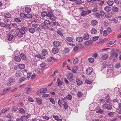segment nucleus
<instances>
[{
	"instance_id": "a878e982",
	"label": "nucleus",
	"mask_w": 121,
	"mask_h": 121,
	"mask_svg": "<svg viewBox=\"0 0 121 121\" xmlns=\"http://www.w3.org/2000/svg\"><path fill=\"white\" fill-rule=\"evenodd\" d=\"M14 36L13 35L9 34L8 37V39L9 41H11L13 39Z\"/></svg>"
},
{
	"instance_id": "09e8293b",
	"label": "nucleus",
	"mask_w": 121,
	"mask_h": 121,
	"mask_svg": "<svg viewBox=\"0 0 121 121\" xmlns=\"http://www.w3.org/2000/svg\"><path fill=\"white\" fill-rule=\"evenodd\" d=\"M113 3V1H108L107 2V4L108 5L110 6L112 5Z\"/></svg>"
},
{
	"instance_id": "dca6fc26",
	"label": "nucleus",
	"mask_w": 121,
	"mask_h": 121,
	"mask_svg": "<svg viewBox=\"0 0 121 121\" xmlns=\"http://www.w3.org/2000/svg\"><path fill=\"white\" fill-rule=\"evenodd\" d=\"M23 115L21 117L17 118L16 119V121H23V120L25 119Z\"/></svg>"
},
{
	"instance_id": "423d86ee",
	"label": "nucleus",
	"mask_w": 121,
	"mask_h": 121,
	"mask_svg": "<svg viewBox=\"0 0 121 121\" xmlns=\"http://www.w3.org/2000/svg\"><path fill=\"white\" fill-rule=\"evenodd\" d=\"M93 42L92 40H90L88 41H86L84 43V44L86 46H88L90 45H92Z\"/></svg>"
},
{
	"instance_id": "5fc2aeb1",
	"label": "nucleus",
	"mask_w": 121,
	"mask_h": 121,
	"mask_svg": "<svg viewBox=\"0 0 121 121\" xmlns=\"http://www.w3.org/2000/svg\"><path fill=\"white\" fill-rule=\"evenodd\" d=\"M64 52L65 53H68L69 52V49L68 48H66L64 49Z\"/></svg>"
},
{
	"instance_id": "7ed1b4c3",
	"label": "nucleus",
	"mask_w": 121,
	"mask_h": 121,
	"mask_svg": "<svg viewBox=\"0 0 121 121\" xmlns=\"http://www.w3.org/2000/svg\"><path fill=\"white\" fill-rule=\"evenodd\" d=\"M10 85H10H9V87H5L3 91V93L4 94L7 93L11 89V87Z\"/></svg>"
},
{
	"instance_id": "473e14b6",
	"label": "nucleus",
	"mask_w": 121,
	"mask_h": 121,
	"mask_svg": "<svg viewBox=\"0 0 121 121\" xmlns=\"http://www.w3.org/2000/svg\"><path fill=\"white\" fill-rule=\"evenodd\" d=\"M18 66L19 68L21 69H23L25 67V65L23 64H19Z\"/></svg>"
},
{
	"instance_id": "2f4dec72",
	"label": "nucleus",
	"mask_w": 121,
	"mask_h": 121,
	"mask_svg": "<svg viewBox=\"0 0 121 121\" xmlns=\"http://www.w3.org/2000/svg\"><path fill=\"white\" fill-rule=\"evenodd\" d=\"M108 56L107 54H105L103 55L102 56V58L104 60H105L107 59L108 57Z\"/></svg>"
},
{
	"instance_id": "6e6d98bb",
	"label": "nucleus",
	"mask_w": 121,
	"mask_h": 121,
	"mask_svg": "<svg viewBox=\"0 0 121 121\" xmlns=\"http://www.w3.org/2000/svg\"><path fill=\"white\" fill-rule=\"evenodd\" d=\"M65 110H66L68 108V105H67V103L65 104H63Z\"/></svg>"
},
{
	"instance_id": "4be33fe9",
	"label": "nucleus",
	"mask_w": 121,
	"mask_h": 121,
	"mask_svg": "<svg viewBox=\"0 0 121 121\" xmlns=\"http://www.w3.org/2000/svg\"><path fill=\"white\" fill-rule=\"evenodd\" d=\"M66 98L69 100H71L72 98V95L70 94H68L66 96Z\"/></svg>"
},
{
	"instance_id": "58836bf2",
	"label": "nucleus",
	"mask_w": 121,
	"mask_h": 121,
	"mask_svg": "<svg viewBox=\"0 0 121 121\" xmlns=\"http://www.w3.org/2000/svg\"><path fill=\"white\" fill-rule=\"evenodd\" d=\"M49 100L51 102L52 104H55V101L54 99L52 98H49Z\"/></svg>"
},
{
	"instance_id": "338daca9",
	"label": "nucleus",
	"mask_w": 121,
	"mask_h": 121,
	"mask_svg": "<svg viewBox=\"0 0 121 121\" xmlns=\"http://www.w3.org/2000/svg\"><path fill=\"white\" fill-rule=\"evenodd\" d=\"M14 20L15 22H21V20H20L17 18H14Z\"/></svg>"
},
{
	"instance_id": "f03ea898",
	"label": "nucleus",
	"mask_w": 121,
	"mask_h": 121,
	"mask_svg": "<svg viewBox=\"0 0 121 121\" xmlns=\"http://www.w3.org/2000/svg\"><path fill=\"white\" fill-rule=\"evenodd\" d=\"M93 70L91 67L88 68L86 70V73L88 75H90L93 72Z\"/></svg>"
},
{
	"instance_id": "6e6552de",
	"label": "nucleus",
	"mask_w": 121,
	"mask_h": 121,
	"mask_svg": "<svg viewBox=\"0 0 121 121\" xmlns=\"http://www.w3.org/2000/svg\"><path fill=\"white\" fill-rule=\"evenodd\" d=\"M78 67L77 66H74L72 68V72L74 73H77L76 71L78 69Z\"/></svg>"
},
{
	"instance_id": "9d476101",
	"label": "nucleus",
	"mask_w": 121,
	"mask_h": 121,
	"mask_svg": "<svg viewBox=\"0 0 121 121\" xmlns=\"http://www.w3.org/2000/svg\"><path fill=\"white\" fill-rule=\"evenodd\" d=\"M55 26H60V25L59 23L57 22H51V24L50 27Z\"/></svg>"
},
{
	"instance_id": "4d7b16f0",
	"label": "nucleus",
	"mask_w": 121,
	"mask_h": 121,
	"mask_svg": "<svg viewBox=\"0 0 121 121\" xmlns=\"http://www.w3.org/2000/svg\"><path fill=\"white\" fill-rule=\"evenodd\" d=\"M32 16L31 14H29L27 13L26 14V17L27 18H31L32 17Z\"/></svg>"
},
{
	"instance_id": "ddd939ff",
	"label": "nucleus",
	"mask_w": 121,
	"mask_h": 121,
	"mask_svg": "<svg viewBox=\"0 0 121 121\" xmlns=\"http://www.w3.org/2000/svg\"><path fill=\"white\" fill-rule=\"evenodd\" d=\"M89 38V36L88 34H85L83 36V39L85 40H88Z\"/></svg>"
},
{
	"instance_id": "a18cd8bd",
	"label": "nucleus",
	"mask_w": 121,
	"mask_h": 121,
	"mask_svg": "<svg viewBox=\"0 0 121 121\" xmlns=\"http://www.w3.org/2000/svg\"><path fill=\"white\" fill-rule=\"evenodd\" d=\"M41 15L43 17L47 16V12L44 11L41 13Z\"/></svg>"
},
{
	"instance_id": "2eb2a0df",
	"label": "nucleus",
	"mask_w": 121,
	"mask_h": 121,
	"mask_svg": "<svg viewBox=\"0 0 121 121\" xmlns=\"http://www.w3.org/2000/svg\"><path fill=\"white\" fill-rule=\"evenodd\" d=\"M14 59L15 61L17 62H19L21 60V58L20 57L18 56H15Z\"/></svg>"
},
{
	"instance_id": "680f3d73",
	"label": "nucleus",
	"mask_w": 121,
	"mask_h": 121,
	"mask_svg": "<svg viewBox=\"0 0 121 121\" xmlns=\"http://www.w3.org/2000/svg\"><path fill=\"white\" fill-rule=\"evenodd\" d=\"M75 3L78 4H81L83 2L80 0H76L75 1Z\"/></svg>"
},
{
	"instance_id": "1a4fd4ad",
	"label": "nucleus",
	"mask_w": 121,
	"mask_h": 121,
	"mask_svg": "<svg viewBox=\"0 0 121 121\" xmlns=\"http://www.w3.org/2000/svg\"><path fill=\"white\" fill-rule=\"evenodd\" d=\"M53 13L52 10H48L47 11V16L48 17H50L52 15H53Z\"/></svg>"
},
{
	"instance_id": "c756f323",
	"label": "nucleus",
	"mask_w": 121,
	"mask_h": 121,
	"mask_svg": "<svg viewBox=\"0 0 121 121\" xmlns=\"http://www.w3.org/2000/svg\"><path fill=\"white\" fill-rule=\"evenodd\" d=\"M96 32V29L94 28H92L91 30V33L92 34H95Z\"/></svg>"
},
{
	"instance_id": "5701e85b",
	"label": "nucleus",
	"mask_w": 121,
	"mask_h": 121,
	"mask_svg": "<svg viewBox=\"0 0 121 121\" xmlns=\"http://www.w3.org/2000/svg\"><path fill=\"white\" fill-rule=\"evenodd\" d=\"M19 112L22 114H24L25 113V110L22 108H20L19 109Z\"/></svg>"
},
{
	"instance_id": "49530a36",
	"label": "nucleus",
	"mask_w": 121,
	"mask_h": 121,
	"mask_svg": "<svg viewBox=\"0 0 121 121\" xmlns=\"http://www.w3.org/2000/svg\"><path fill=\"white\" fill-rule=\"evenodd\" d=\"M98 111H97L96 112L98 113H99L100 114H103L104 112V111L102 110L99 109H98Z\"/></svg>"
},
{
	"instance_id": "b1692460",
	"label": "nucleus",
	"mask_w": 121,
	"mask_h": 121,
	"mask_svg": "<svg viewBox=\"0 0 121 121\" xmlns=\"http://www.w3.org/2000/svg\"><path fill=\"white\" fill-rule=\"evenodd\" d=\"M83 39L82 37H77L76 38V40L77 41H78L79 42H81L82 41Z\"/></svg>"
},
{
	"instance_id": "79ce46f5",
	"label": "nucleus",
	"mask_w": 121,
	"mask_h": 121,
	"mask_svg": "<svg viewBox=\"0 0 121 121\" xmlns=\"http://www.w3.org/2000/svg\"><path fill=\"white\" fill-rule=\"evenodd\" d=\"M112 10L114 12H116L118 11V9L117 7L114 6L112 8Z\"/></svg>"
},
{
	"instance_id": "13d9d810",
	"label": "nucleus",
	"mask_w": 121,
	"mask_h": 121,
	"mask_svg": "<svg viewBox=\"0 0 121 121\" xmlns=\"http://www.w3.org/2000/svg\"><path fill=\"white\" fill-rule=\"evenodd\" d=\"M58 104L60 107H61V104H62V102L61 100L59 99L58 100Z\"/></svg>"
},
{
	"instance_id": "ea45409f",
	"label": "nucleus",
	"mask_w": 121,
	"mask_h": 121,
	"mask_svg": "<svg viewBox=\"0 0 121 121\" xmlns=\"http://www.w3.org/2000/svg\"><path fill=\"white\" fill-rule=\"evenodd\" d=\"M83 94L80 91H79L78 93L77 94V95L78 97L80 98L82 97Z\"/></svg>"
},
{
	"instance_id": "8fccbe9b",
	"label": "nucleus",
	"mask_w": 121,
	"mask_h": 121,
	"mask_svg": "<svg viewBox=\"0 0 121 121\" xmlns=\"http://www.w3.org/2000/svg\"><path fill=\"white\" fill-rule=\"evenodd\" d=\"M114 114V112H110L108 114V115L109 117H112Z\"/></svg>"
},
{
	"instance_id": "cd10ccee",
	"label": "nucleus",
	"mask_w": 121,
	"mask_h": 121,
	"mask_svg": "<svg viewBox=\"0 0 121 121\" xmlns=\"http://www.w3.org/2000/svg\"><path fill=\"white\" fill-rule=\"evenodd\" d=\"M4 15L5 17L7 18H9L11 17V15L9 13H4Z\"/></svg>"
},
{
	"instance_id": "37998d69",
	"label": "nucleus",
	"mask_w": 121,
	"mask_h": 121,
	"mask_svg": "<svg viewBox=\"0 0 121 121\" xmlns=\"http://www.w3.org/2000/svg\"><path fill=\"white\" fill-rule=\"evenodd\" d=\"M25 9L27 13H29L31 11V9L30 7H26Z\"/></svg>"
},
{
	"instance_id": "a211bd4d",
	"label": "nucleus",
	"mask_w": 121,
	"mask_h": 121,
	"mask_svg": "<svg viewBox=\"0 0 121 121\" xmlns=\"http://www.w3.org/2000/svg\"><path fill=\"white\" fill-rule=\"evenodd\" d=\"M15 81V79L13 78H12L9 79V82L7 83V85H9V84H10V83H11V82L13 83Z\"/></svg>"
},
{
	"instance_id": "864d4df0",
	"label": "nucleus",
	"mask_w": 121,
	"mask_h": 121,
	"mask_svg": "<svg viewBox=\"0 0 121 121\" xmlns=\"http://www.w3.org/2000/svg\"><path fill=\"white\" fill-rule=\"evenodd\" d=\"M56 11V16H58L61 13V11L57 9Z\"/></svg>"
},
{
	"instance_id": "c85d7f7f",
	"label": "nucleus",
	"mask_w": 121,
	"mask_h": 121,
	"mask_svg": "<svg viewBox=\"0 0 121 121\" xmlns=\"http://www.w3.org/2000/svg\"><path fill=\"white\" fill-rule=\"evenodd\" d=\"M87 11L82 10V12L81 14V15L82 16H84L87 14Z\"/></svg>"
},
{
	"instance_id": "f3484780",
	"label": "nucleus",
	"mask_w": 121,
	"mask_h": 121,
	"mask_svg": "<svg viewBox=\"0 0 121 121\" xmlns=\"http://www.w3.org/2000/svg\"><path fill=\"white\" fill-rule=\"evenodd\" d=\"M52 53L54 54L58 52L59 50L58 49V48H53L52 50Z\"/></svg>"
},
{
	"instance_id": "412c9836",
	"label": "nucleus",
	"mask_w": 121,
	"mask_h": 121,
	"mask_svg": "<svg viewBox=\"0 0 121 121\" xmlns=\"http://www.w3.org/2000/svg\"><path fill=\"white\" fill-rule=\"evenodd\" d=\"M44 24L47 26L50 25V24H51V23L50 21L47 20H45L44 22Z\"/></svg>"
},
{
	"instance_id": "aec40b11",
	"label": "nucleus",
	"mask_w": 121,
	"mask_h": 121,
	"mask_svg": "<svg viewBox=\"0 0 121 121\" xmlns=\"http://www.w3.org/2000/svg\"><path fill=\"white\" fill-rule=\"evenodd\" d=\"M97 21L96 20H92L91 22V23L92 26H95L98 24Z\"/></svg>"
},
{
	"instance_id": "6ab92c4d",
	"label": "nucleus",
	"mask_w": 121,
	"mask_h": 121,
	"mask_svg": "<svg viewBox=\"0 0 121 121\" xmlns=\"http://www.w3.org/2000/svg\"><path fill=\"white\" fill-rule=\"evenodd\" d=\"M104 10L107 12H108L111 10V8L109 6H107L105 7Z\"/></svg>"
},
{
	"instance_id": "0eeeda50",
	"label": "nucleus",
	"mask_w": 121,
	"mask_h": 121,
	"mask_svg": "<svg viewBox=\"0 0 121 121\" xmlns=\"http://www.w3.org/2000/svg\"><path fill=\"white\" fill-rule=\"evenodd\" d=\"M20 58L23 60H25L27 59L26 57V55L24 53H21L20 55Z\"/></svg>"
},
{
	"instance_id": "c9c22d12",
	"label": "nucleus",
	"mask_w": 121,
	"mask_h": 121,
	"mask_svg": "<svg viewBox=\"0 0 121 121\" xmlns=\"http://www.w3.org/2000/svg\"><path fill=\"white\" fill-rule=\"evenodd\" d=\"M18 109V107L17 106H13L12 107V110L13 111L15 112Z\"/></svg>"
},
{
	"instance_id": "39448f33",
	"label": "nucleus",
	"mask_w": 121,
	"mask_h": 121,
	"mask_svg": "<svg viewBox=\"0 0 121 121\" xmlns=\"http://www.w3.org/2000/svg\"><path fill=\"white\" fill-rule=\"evenodd\" d=\"M112 56L115 58H117V52H116L115 49L114 48H112Z\"/></svg>"
},
{
	"instance_id": "4c0bfd02",
	"label": "nucleus",
	"mask_w": 121,
	"mask_h": 121,
	"mask_svg": "<svg viewBox=\"0 0 121 121\" xmlns=\"http://www.w3.org/2000/svg\"><path fill=\"white\" fill-rule=\"evenodd\" d=\"M9 109V108H4L1 111V112L2 113H4L6 112Z\"/></svg>"
},
{
	"instance_id": "0e129e2a",
	"label": "nucleus",
	"mask_w": 121,
	"mask_h": 121,
	"mask_svg": "<svg viewBox=\"0 0 121 121\" xmlns=\"http://www.w3.org/2000/svg\"><path fill=\"white\" fill-rule=\"evenodd\" d=\"M100 14L101 16H103L105 14L104 12L102 10H100L99 11Z\"/></svg>"
},
{
	"instance_id": "de8ad7c7",
	"label": "nucleus",
	"mask_w": 121,
	"mask_h": 121,
	"mask_svg": "<svg viewBox=\"0 0 121 121\" xmlns=\"http://www.w3.org/2000/svg\"><path fill=\"white\" fill-rule=\"evenodd\" d=\"M35 29L33 28H29V31L30 33H34L35 32Z\"/></svg>"
},
{
	"instance_id": "393cba45",
	"label": "nucleus",
	"mask_w": 121,
	"mask_h": 121,
	"mask_svg": "<svg viewBox=\"0 0 121 121\" xmlns=\"http://www.w3.org/2000/svg\"><path fill=\"white\" fill-rule=\"evenodd\" d=\"M76 82L77 85L79 86L82 83V82L80 81V79H76Z\"/></svg>"
},
{
	"instance_id": "4468645a",
	"label": "nucleus",
	"mask_w": 121,
	"mask_h": 121,
	"mask_svg": "<svg viewBox=\"0 0 121 121\" xmlns=\"http://www.w3.org/2000/svg\"><path fill=\"white\" fill-rule=\"evenodd\" d=\"M53 44L55 47H57L59 46L60 43L58 41H56L53 42Z\"/></svg>"
},
{
	"instance_id": "3c124183",
	"label": "nucleus",
	"mask_w": 121,
	"mask_h": 121,
	"mask_svg": "<svg viewBox=\"0 0 121 121\" xmlns=\"http://www.w3.org/2000/svg\"><path fill=\"white\" fill-rule=\"evenodd\" d=\"M26 78L25 77L21 78L19 79V81L20 82H21L25 80Z\"/></svg>"
},
{
	"instance_id": "e433bc0d",
	"label": "nucleus",
	"mask_w": 121,
	"mask_h": 121,
	"mask_svg": "<svg viewBox=\"0 0 121 121\" xmlns=\"http://www.w3.org/2000/svg\"><path fill=\"white\" fill-rule=\"evenodd\" d=\"M36 101L39 105H40L42 103L41 100L39 98H36Z\"/></svg>"
},
{
	"instance_id": "20e7f679",
	"label": "nucleus",
	"mask_w": 121,
	"mask_h": 121,
	"mask_svg": "<svg viewBox=\"0 0 121 121\" xmlns=\"http://www.w3.org/2000/svg\"><path fill=\"white\" fill-rule=\"evenodd\" d=\"M73 75L71 73H69L67 77V78L71 82L73 81Z\"/></svg>"
},
{
	"instance_id": "e2e57ef3",
	"label": "nucleus",
	"mask_w": 121,
	"mask_h": 121,
	"mask_svg": "<svg viewBox=\"0 0 121 121\" xmlns=\"http://www.w3.org/2000/svg\"><path fill=\"white\" fill-rule=\"evenodd\" d=\"M107 65V64L106 63H103L102 64V67L103 69L106 68Z\"/></svg>"
},
{
	"instance_id": "c03bdc74",
	"label": "nucleus",
	"mask_w": 121,
	"mask_h": 121,
	"mask_svg": "<svg viewBox=\"0 0 121 121\" xmlns=\"http://www.w3.org/2000/svg\"><path fill=\"white\" fill-rule=\"evenodd\" d=\"M88 60L90 63H92L94 61V58L92 57H90L88 59Z\"/></svg>"
},
{
	"instance_id": "603ef678",
	"label": "nucleus",
	"mask_w": 121,
	"mask_h": 121,
	"mask_svg": "<svg viewBox=\"0 0 121 121\" xmlns=\"http://www.w3.org/2000/svg\"><path fill=\"white\" fill-rule=\"evenodd\" d=\"M49 17H50V19L52 20H55L56 18V17L53 14V15L50 16Z\"/></svg>"
},
{
	"instance_id": "774afa93",
	"label": "nucleus",
	"mask_w": 121,
	"mask_h": 121,
	"mask_svg": "<svg viewBox=\"0 0 121 121\" xmlns=\"http://www.w3.org/2000/svg\"><path fill=\"white\" fill-rule=\"evenodd\" d=\"M98 10V8H95L93 9L91 11L93 12H96Z\"/></svg>"
},
{
	"instance_id": "7c9ffc66",
	"label": "nucleus",
	"mask_w": 121,
	"mask_h": 121,
	"mask_svg": "<svg viewBox=\"0 0 121 121\" xmlns=\"http://www.w3.org/2000/svg\"><path fill=\"white\" fill-rule=\"evenodd\" d=\"M66 39L68 41L72 42L73 41V39L71 37H68L66 38Z\"/></svg>"
},
{
	"instance_id": "f257e3e1",
	"label": "nucleus",
	"mask_w": 121,
	"mask_h": 121,
	"mask_svg": "<svg viewBox=\"0 0 121 121\" xmlns=\"http://www.w3.org/2000/svg\"><path fill=\"white\" fill-rule=\"evenodd\" d=\"M102 107L104 109H106L108 110H111L112 109V105L111 104L105 103L102 105Z\"/></svg>"
},
{
	"instance_id": "052dcab7",
	"label": "nucleus",
	"mask_w": 121,
	"mask_h": 121,
	"mask_svg": "<svg viewBox=\"0 0 121 121\" xmlns=\"http://www.w3.org/2000/svg\"><path fill=\"white\" fill-rule=\"evenodd\" d=\"M99 38L98 36H96L93 37L92 38L93 41H95L97 40Z\"/></svg>"
},
{
	"instance_id": "9b49d317",
	"label": "nucleus",
	"mask_w": 121,
	"mask_h": 121,
	"mask_svg": "<svg viewBox=\"0 0 121 121\" xmlns=\"http://www.w3.org/2000/svg\"><path fill=\"white\" fill-rule=\"evenodd\" d=\"M27 30V28L25 27H23L19 30L20 32H22L24 34H25L26 31Z\"/></svg>"
},
{
	"instance_id": "bf43d9fd",
	"label": "nucleus",
	"mask_w": 121,
	"mask_h": 121,
	"mask_svg": "<svg viewBox=\"0 0 121 121\" xmlns=\"http://www.w3.org/2000/svg\"><path fill=\"white\" fill-rule=\"evenodd\" d=\"M5 23L2 22H0V26L2 27H4Z\"/></svg>"
},
{
	"instance_id": "f8f14e48",
	"label": "nucleus",
	"mask_w": 121,
	"mask_h": 121,
	"mask_svg": "<svg viewBox=\"0 0 121 121\" xmlns=\"http://www.w3.org/2000/svg\"><path fill=\"white\" fill-rule=\"evenodd\" d=\"M105 17L107 18H110L112 16V14L111 13H107L105 15Z\"/></svg>"
},
{
	"instance_id": "72a5a7b5",
	"label": "nucleus",
	"mask_w": 121,
	"mask_h": 121,
	"mask_svg": "<svg viewBox=\"0 0 121 121\" xmlns=\"http://www.w3.org/2000/svg\"><path fill=\"white\" fill-rule=\"evenodd\" d=\"M4 27L6 29H10L11 28L10 25L9 24H8L7 23H6L5 24Z\"/></svg>"
},
{
	"instance_id": "f704fd0d",
	"label": "nucleus",
	"mask_w": 121,
	"mask_h": 121,
	"mask_svg": "<svg viewBox=\"0 0 121 121\" xmlns=\"http://www.w3.org/2000/svg\"><path fill=\"white\" fill-rule=\"evenodd\" d=\"M78 61V58H76L73 60V64L76 65L77 64Z\"/></svg>"
},
{
	"instance_id": "69168bd1",
	"label": "nucleus",
	"mask_w": 121,
	"mask_h": 121,
	"mask_svg": "<svg viewBox=\"0 0 121 121\" xmlns=\"http://www.w3.org/2000/svg\"><path fill=\"white\" fill-rule=\"evenodd\" d=\"M103 35L104 36H106L107 35V31L106 30H104L103 32Z\"/></svg>"
},
{
	"instance_id": "bb28decb",
	"label": "nucleus",
	"mask_w": 121,
	"mask_h": 121,
	"mask_svg": "<svg viewBox=\"0 0 121 121\" xmlns=\"http://www.w3.org/2000/svg\"><path fill=\"white\" fill-rule=\"evenodd\" d=\"M47 53V50L46 49H44L42 51V54L43 56H45Z\"/></svg>"
},
{
	"instance_id": "a19ab883",
	"label": "nucleus",
	"mask_w": 121,
	"mask_h": 121,
	"mask_svg": "<svg viewBox=\"0 0 121 121\" xmlns=\"http://www.w3.org/2000/svg\"><path fill=\"white\" fill-rule=\"evenodd\" d=\"M17 34L18 36L19 37H22L23 35L24 34L22 32H20L19 31V32L17 33Z\"/></svg>"
}]
</instances>
